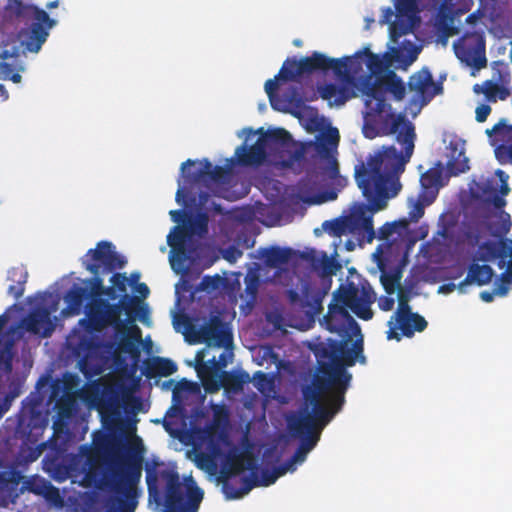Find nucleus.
Returning <instances> with one entry per match:
<instances>
[{
    "mask_svg": "<svg viewBox=\"0 0 512 512\" xmlns=\"http://www.w3.org/2000/svg\"><path fill=\"white\" fill-rule=\"evenodd\" d=\"M374 300V294L365 288L360 292L358 287L349 283L340 285L332 294V300L328 305V311L324 315L322 325L331 333L339 336V340L328 338L319 344L351 352L359 357V362L364 364L366 358L363 355V341L357 339L353 343L352 338L361 334V329L356 320L350 315L349 310L362 320H370L373 311L370 304Z\"/></svg>",
    "mask_w": 512,
    "mask_h": 512,
    "instance_id": "nucleus-1",
    "label": "nucleus"
},
{
    "mask_svg": "<svg viewBox=\"0 0 512 512\" xmlns=\"http://www.w3.org/2000/svg\"><path fill=\"white\" fill-rule=\"evenodd\" d=\"M149 502L162 506V512H198L204 492L192 477L180 481L178 472L168 467H147Z\"/></svg>",
    "mask_w": 512,
    "mask_h": 512,
    "instance_id": "nucleus-2",
    "label": "nucleus"
},
{
    "mask_svg": "<svg viewBox=\"0 0 512 512\" xmlns=\"http://www.w3.org/2000/svg\"><path fill=\"white\" fill-rule=\"evenodd\" d=\"M311 350L317 359L321 376L317 377L312 385L303 388L306 408L322 403L324 395H329L332 391H338L343 387L347 390L352 375L346 368L354 366L356 361L359 362V357L351 352H343L319 343L315 344Z\"/></svg>",
    "mask_w": 512,
    "mask_h": 512,
    "instance_id": "nucleus-3",
    "label": "nucleus"
},
{
    "mask_svg": "<svg viewBox=\"0 0 512 512\" xmlns=\"http://www.w3.org/2000/svg\"><path fill=\"white\" fill-rule=\"evenodd\" d=\"M110 492L104 512H135L141 496L142 460L132 455H113L108 461Z\"/></svg>",
    "mask_w": 512,
    "mask_h": 512,
    "instance_id": "nucleus-4",
    "label": "nucleus"
},
{
    "mask_svg": "<svg viewBox=\"0 0 512 512\" xmlns=\"http://www.w3.org/2000/svg\"><path fill=\"white\" fill-rule=\"evenodd\" d=\"M141 299L125 294L117 303L108 299H89L85 305V317L79 320V325L89 334L101 333L109 327L120 330L125 326L121 319L124 311L129 320H134L139 310H142Z\"/></svg>",
    "mask_w": 512,
    "mask_h": 512,
    "instance_id": "nucleus-5",
    "label": "nucleus"
},
{
    "mask_svg": "<svg viewBox=\"0 0 512 512\" xmlns=\"http://www.w3.org/2000/svg\"><path fill=\"white\" fill-rule=\"evenodd\" d=\"M330 70L345 84H353L355 77L362 72V64L355 58H330L314 51L299 60L295 57L287 58L280 69V76L298 81L304 75L327 73Z\"/></svg>",
    "mask_w": 512,
    "mask_h": 512,
    "instance_id": "nucleus-6",
    "label": "nucleus"
},
{
    "mask_svg": "<svg viewBox=\"0 0 512 512\" xmlns=\"http://www.w3.org/2000/svg\"><path fill=\"white\" fill-rule=\"evenodd\" d=\"M4 16L17 21L31 20L22 45L26 51L32 53L40 51L49 36L50 30L57 24V21L50 18L44 9L22 0H7Z\"/></svg>",
    "mask_w": 512,
    "mask_h": 512,
    "instance_id": "nucleus-7",
    "label": "nucleus"
},
{
    "mask_svg": "<svg viewBox=\"0 0 512 512\" xmlns=\"http://www.w3.org/2000/svg\"><path fill=\"white\" fill-rule=\"evenodd\" d=\"M390 134H397L396 140L404 146V151L399 152L394 146L382 150L383 172L386 176H394L402 173L414 151L416 137L414 125L403 114L392 117L389 129Z\"/></svg>",
    "mask_w": 512,
    "mask_h": 512,
    "instance_id": "nucleus-8",
    "label": "nucleus"
},
{
    "mask_svg": "<svg viewBox=\"0 0 512 512\" xmlns=\"http://www.w3.org/2000/svg\"><path fill=\"white\" fill-rule=\"evenodd\" d=\"M346 387L332 391L327 398L328 406L323 402L311 406V410L305 408V411L297 416L288 418L289 431L304 433L307 431L322 429L333 419V417L342 409L345 403Z\"/></svg>",
    "mask_w": 512,
    "mask_h": 512,
    "instance_id": "nucleus-9",
    "label": "nucleus"
},
{
    "mask_svg": "<svg viewBox=\"0 0 512 512\" xmlns=\"http://www.w3.org/2000/svg\"><path fill=\"white\" fill-rule=\"evenodd\" d=\"M292 144L291 134L284 128H275L261 133L256 143L237 147L235 157L241 166H259L267 157V149L285 151Z\"/></svg>",
    "mask_w": 512,
    "mask_h": 512,
    "instance_id": "nucleus-10",
    "label": "nucleus"
},
{
    "mask_svg": "<svg viewBox=\"0 0 512 512\" xmlns=\"http://www.w3.org/2000/svg\"><path fill=\"white\" fill-rule=\"evenodd\" d=\"M81 262L92 275L112 273L122 269L127 263L125 257L115 250V246L104 240L98 242L95 248L89 249Z\"/></svg>",
    "mask_w": 512,
    "mask_h": 512,
    "instance_id": "nucleus-11",
    "label": "nucleus"
},
{
    "mask_svg": "<svg viewBox=\"0 0 512 512\" xmlns=\"http://www.w3.org/2000/svg\"><path fill=\"white\" fill-rule=\"evenodd\" d=\"M232 334L225 327L219 316H212L208 323L199 329L192 328L186 335V341L190 344L205 343L208 346L229 347L232 344Z\"/></svg>",
    "mask_w": 512,
    "mask_h": 512,
    "instance_id": "nucleus-12",
    "label": "nucleus"
},
{
    "mask_svg": "<svg viewBox=\"0 0 512 512\" xmlns=\"http://www.w3.org/2000/svg\"><path fill=\"white\" fill-rule=\"evenodd\" d=\"M407 87L410 92L414 93L410 100V106L419 105V109L443 91L442 84L434 81L431 72L426 67L409 77Z\"/></svg>",
    "mask_w": 512,
    "mask_h": 512,
    "instance_id": "nucleus-13",
    "label": "nucleus"
},
{
    "mask_svg": "<svg viewBox=\"0 0 512 512\" xmlns=\"http://www.w3.org/2000/svg\"><path fill=\"white\" fill-rule=\"evenodd\" d=\"M355 179L363 195L366 197L373 194L374 188H380L384 180L381 152L368 159L367 167L362 165L359 170H356Z\"/></svg>",
    "mask_w": 512,
    "mask_h": 512,
    "instance_id": "nucleus-14",
    "label": "nucleus"
},
{
    "mask_svg": "<svg viewBox=\"0 0 512 512\" xmlns=\"http://www.w3.org/2000/svg\"><path fill=\"white\" fill-rule=\"evenodd\" d=\"M478 258L484 262H495L500 269L512 265V240L502 238L483 242L478 248Z\"/></svg>",
    "mask_w": 512,
    "mask_h": 512,
    "instance_id": "nucleus-15",
    "label": "nucleus"
},
{
    "mask_svg": "<svg viewBox=\"0 0 512 512\" xmlns=\"http://www.w3.org/2000/svg\"><path fill=\"white\" fill-rule=\"evenodd\" d=\"M348 232L357 234L371 243L375 238L373 227V211L364 203L355 204L351 213L346 216Z\"/></svg>",
    "mask_w": 512,
    "mask_h": 512,
    "instance_id": "nucleus-16",
    "label": "nucleus"
},
{
    "mask_svg": "<svg viewBox=\"0 0 512 512\" xmlns=\"http://www.w3.org/2000/svg\"><path fill=\"white\" fill-rule=\"evenodd\" d=\"M192 235L186 224L176 225L167 236V244L171 248V266L175 271L183 270L188 259L187 243Z\"/></svg>",
    "mask_w": 512,
    "mask_h": 512,
    "instance_id": "nucleus-17",
    "label": "nucleus"
},
{
    "mask_svg": "<svg viewBox=\"0 0 512 512\" xmlns=\"http://www.w3.org/2000/svg\"><path fill=\"white\" fill-rule=\"evenodd\" d=\"M22 327L29 333L42 338L50 337L55 330L51 312L47 307L37 306L22 320Z\"/></svg>",
    "mask_w": 512,
    "mask_h": 512,
    "instance_id": "nucleus-18",
    "label": "nucleus"
},
{
    "mask_svg": "<svg viewBox=\"0 0 512 512\" xmlns=\"http://www.w3.org/2000/svg\"><path fill=\"white\" fill-rule=\"evenodd\" d=\"M340 141L339 131L335 127H330L327 131L320 133L315 142H308L313 147L321 159L332 162V169L338 172L337 161L334 153Z\"/></svg>",
    "mask_w": 512,
    "mask_h": 512,
    "instance_id": "nucleus-19",
    "label": "nucleus"
},
{
    "mask_svg": "<svg viewBox=\"0 0 512 512\" xmlns=\"http://www.w3.org/2000/svg\"><path fill=\"white\" fill-rule=\"evenodd\" d=\"M405 320L402 318H398L396 320H390L388 322L389 330L387 331V339H397L400 340L399 335L396 332V329L401 331V334L406 337H412L415 332H422L427 328V321L425 318L418 313H410L405 315Z\"/></svg>",
    "mask_w": 512,
    "mask_h": 512,
    "instance_id": "nucleus-20",
    "label": "nucleus"
},
{
    "mask_svg": "<svg viewBox=\"0 0 512 512\" xmlns=\"http://www.w3.org/2000/svg\"><path fill=\"white\" fill-rule=\"evenodd\" d=\"M454 49L457 58L467 66L473 67L476 70H481L487 66L485 41L481 36L478 37L477 43L474 46H469L466 43L455 44Z\"/></svg>",
    "mask_w": 512,
    "mask_h": 512,
    "instance_id": "nucleus-21",
    "label": "nucleus"
},
{
    "mask_svg": "<svg viewBox=\"0 0 512 512\" xmlns=\"http://www.w3.org/2000/svg\"><path fill=\"white\" fill-rule=\"evenodd\" d=\"M212 421L205 428L199 430L200 437L208 441L209 445L214 448L217 447L216 435L218 429L225 428L229 423V411L223 404H213Z\"/></svg>",
    "mask_w": 512,
    "mask_h": 512,
    "instance_id": "nucleus-22",
    "label": "nucleus"
},
{
    "mask_svg": "<svg viewBox=\"0 0 512 512\" xmlns=\"http://www.w3.org/2000/svg\"><path fill=\"white\" fill-rule=\"evenodd\" d=\"M317 98L316 92L305 96L301 87L292 85L280 97V104L288 109L287 112L299 116L300 112L306 109L305 103L315 101Z\"/></svg>",
    "mask_w": 512,
    "mask_h": 512,
    "instance_id": "nucleus-23",
    "label": "nucleus"
},
{
    "mask_svg": "<svg viewBox=\"0 0 512 512\" xmlns=\"http://www.w3.org/2000/svg\"><path fill=\"white\" fill-rule=\"evenodd\" d=\"M494 277V270L487 264L471 263L468 267L467 275L462 280L458 288L463 291L467 285L475 284L477 286H484L491 282Z\"/></svg>",
    "mask_w": 512,
    "mask_h": 512,
    "instance_id": "nucleus-24",
    "label": "nucleus"
},
{
    "mask_svg": "<svg viewBox=\"0 0 512 512\" xmlns=\"http://www.w3.org/2000/svg\"><path fill=\"white\" fill-rule=\"evenodd\" d=\"M176 371L177 365L168 358L153 357L144 362L143 374L149 379L167 377Z\"/></svg>",
    "mask_w": 512,
    "mask_h": 512,
    "instance_id": "nucleus-25",
    "label": "nucleus"
},
{
    "mask_svg": "<svg viewBox=\"0 0 512 512\" xmlns=\"http://www.w3.org/2000/svg\"><path fill=\"white\" fill-rule=\"evenodd\" d=\"M303 299L301 307L307 309L306 312L312 316L319 315L323 311V299L327 294L325 289L312 288L304 285L302 288Z\"/></svg>",
    "mask_w": 512,
    "mask_h": 512,
    "instance_id": "nucleus-26",
    "label": "nucleus"
},
{
    "mask_svg": "<svg viewBox=\"0 0 512 512\" xmlns=\"http://www.w3.org/2000/svg\"><path fill=\"white\" fill-rule=\"evenodd\" d=\"M99 347V343L93 337H80L75 352L80 357L79 365L83 372L91 367V361L97 357Z\"/></svg>",
    "mask_w": 512,
    "mask_h": 512,
    "instance_id": "nucleus-27",
    "label": "nucleus"
},
{
    "mask_svg": "<svg viewBox=\"0 0 512 512\" xmlns=\"http://www.w3.org/2000/svg\"><path fill=\"white\" fill-rule=\"evenodd\" d=\"M448 153V161L446 164L447 171L451 176H458L461 173H465L470 169L469 159L465 155L463 147L459 148L457 143L451 142Z\"/></svg>",
    "mask_w": 512,
    "mask_h": 512,
    "instance_id": "nucleus-28",
    "label": "nucleus"
},
{
    "mask_svg": "<svg viewBox=\"0 0 512 512\" xmlns=\"http://www.w3.org/2000/svg\"><path fill=\"white\" fill-rule=\"evenodd\" d=\"M256 465L253 462V459L251 456L243 454V453H236V454H230L225 462L223 475L224 476H235L239 475L246 469H255Z\"/></svg>",
    "mask_w": 512,
    "mask_h": 512,
    "instance_id": "nucleus-29",
    "label": "nucleus"
},
{
    "mask_svg": "<svg viewBox=\"0 0 512 512\" xmlns=\"http://www.w3.org/2000/svg\"><path fill=\"white\" fill-rule=\"evenodd\" d=\"M452 1L443 0L436 14V26L446 36H452L457 33V28L452 26Z\"/></svg>",
    "mask_w": 512,
    "mask_h": 512,
    "instance_id": "nucleus-30",
    "label": "nucleus"
},
{
    "mask_svg": "<svg viewBox=\"0 0 512 512\" xmlns=\"http://www.w3.org/2000/svg\"><path fill=\"white\" fill-rule=\"evenodd\" d=\"M17 52L10 53L8 50H3L0 53V79L11 80L13 83L21 82V75L19 70L15 67L17 60Z\"/></svg>",
    "mask_w": 512,
    "mask_h": 512,
    "instance_id": "nucleus-31",
    "label": "nucleus"
},
{
    "mask_svg": "<svg viewBox=\"0 0 512 512\" xmlns=\"http://www.w3.org/2000/svg\"><path fill=\"white\" fill-rule=\"evenodd\" d=\"M440 181L441 172L435 168H431L421 175L420 183L422 189L420 193L428 196L426 198V202L432 203L435 200L438 194Z\"/></svg>",
    "mask_w": 512,
    "mask_h": 512,
    "instance_id": "nucleus-32",
    "label": "nucleus"
},
{
    "mask_svg": "<svg viewBox=\"0 0 512 512\" xmlns=\"http://www.w3.org/2000/svg\"><path fill=\"white\" fill-rule=\"evenodd\" d=\"M475 93H483L488 102L495 103L498 99L506 100L510 96V89L500 85L493 80H486L482 87L476 84L473 88Z\"/></svg>",
    "mask_w": 512,
    "mask_h": 512,
    "instance_id": "nucleus-33",
    "label": "nucleus"
},
{
    "mask_svg": "<svg viewBox=\"0 0 512 512\" xmlns=\"http://www.w3.org/2000/svg\"><path fill=\"white\" fill-rule=\"evenodd\" d=\"M380 82L385 91H388L395 101H401L406 95V86L403 80L392 70H388L383 76H380Z\"/></svg>",
    "mask_w": 512,
    "mask_h": 512,
    "instance_id": "nucleus-34",
    "label": "nucleus"
},
{
    "mask_svg": "<svg viewBox=\"0 0 512 512\" xmlns=\"http://www.w3.org/2000/svg\"><path fill=\"white\" fill-rule=\"evenodd\" d=\"M250 381V376L245 371L223 372L220 377V385L228 392L238 393L243 390L246 383Z\"/></svg>",
    "mask_w": 512,
    "mask_h": 512,
    "instance_id": "nucleus-35",
    "label": "nucleus"
},
{
    "mask_svg": "<svg viewBox=\"0 0 512 512\" xmlns=\"http://www.w3.org/2000/svg\"><path fill=\"white\" fill-rule=\"evenodd\" d=\"M293 250L291 248H281L277 246L263 249L261 255L267 266L276 268L289 262Z\"/></svg>",
    "mask_w": 512,
    "mask_h": 512,
    "instance_id": "nucleus-36",
    "label": "nucleus"
},
{
    "mask_svg": "<svg viewBox=\"0 0 512 512\" xmlns=\"http://www.w3.org/2000/svg\"><path fill=\"white\" fill-rule=\"evenodd\" d=\"M195 164V161L188 159L181 165V172L183 177L186 178V180L190 183H206L207 178L210 175L211 171H213V165L208 159H204L201 161L202 168L198 169L197 171L190 173L189 171L186 172V166H192Z\"/></svg>",
    "mask_w": 512,
    "mask_h": 512,
    "instance_id": "nucleus-37",
    "label": "nucleus"
},
{
    "mask_svg": "<svg viewBox=\"0 0 512 512\" xmlns=\"http://www.w3.org/2000/svg\"><path fill=\"white\" fill-rule=\"evenodd\" d=\"M363 57H366V66L371 74L377 75L384 71L386 64L382 56L371 52L369 47L363 48V50L356 52L353 56H347L346 58H355L363 65Z\"/></svg>",
    "mask_w": 512,
    "mask_h": 512,
    "instance_id": "nucleus-38",
    "label": "nucleus"
},
{
    "mask_svg": "<svg viewBox=\"0 0 512 512\" xmlns=\"http://www.w3.org/2000/svg\"><path fill=\"white\" fill-rule=\"evenodd\" d=\"M222 481V491L225 494L227 499H238L247 494L253 487H255V483L252 481L250 477L242 478V485L239 488H236L232 482L228 479L229 476H224Z\"/></svg>",
    "mask_w": 512,
    "mask_h": 512,
    "instance_id": "nucleus-39",
    "label": "nucleus"
},
{
    "mask_svg": "<svg viewBox=\"0 0 512 512\" xmlns=\"http://www.w3.org/2000/svg\"><path fill=\"white\" fill-rule=\"evenodd\" d=\"M279 81H296L295 78H285L280 76V71L273 79H268L265 82V92L268 95L271 107L277 111H288L286 107L280 104V97L276 94L279 87Z\"/></svg>",
    "mask_w": 512,
    "mask_h": 512,
    "instance_id": "nucleus-40",
    "label": "nucleus"
},
{
    "mask_svg": "<svg viewBox=\"0 0 512 512\" xmlns=\"http://www.w3.org/2000/svg\"><path fill=\"white\" fill-rule=\"evenodd\" d=\"M30 491L41 495L44 499L55 507H62L64 505L63 497L57 487L49 482H44L40 487H29Z\"/></svg>",
    "mask_w": 512,
    "mask_h": 512,
    "instance_id": "nucleus-41",
    "label": "nucleus"
},
{
    "mask_svg": "<svg viewBox=\"0 0 512 512\" xmlns=\"http://www.w3.org/2000/svg\"><path fill=\"white\" fill-rule=\"evenodd\" d=\"M86 299L89 300L88 290L78 285H73L65 296L68 307L76 314L80 312Z\"/></svg>",
    "mask_w": 512,
    "mask_h": 512,
    "instance_id": "nucleus-42",
    "label": "nucleus"
},
{
    "mask_svg": "<svg viewBox=\"0 0 512 512\" xmlns=\"http://www.w3.org/2000/svg\"><path fill=\"white\" fill-rule=\"evenodd\" d=\"M87 464L88 468L84 475V481L88 485L101 488L104 483V478L100 475L98 459H96L92 453L87 455Z\"/></svg>",
    "mask_w": 512,
    "mask_h": 512,
    "instance_id": "nucleus-43",
    "label": "nucleus"
},
{
    "mask_svg": "<svg viewBox=\"0 0 512 512\" xmlns=\"http://www.w3.org/2000/svg\"><path fill=\"white\" fill-rule=\"evenodd\" d=\"M209 218L207 213L198 212L195 216H189L186 226L192 236L197 235L203 237L208 233Z\"/></svg>",
    "mask_w": 512,
    "mask_h": 512,
    "instance_id": "nucleus-44",
    "label": "nucleus"
},
{
    "mask_svg": "<svg viewBox=\"0 0 512 512\" xmlns=\"http://www.w3.org/2000/svg\"><path fill=\"white\" fill-rule=\"evenodd\" d=\"M287 473V467H284L282 464L274 467L273 469L264 468L261 470V479H257V477L251 478L255 483V486H270L275 483V481L285 475Z\"/></svg>",
    "mask_w": 512,
    "mask_h": 512,
    "instance_id": "nucleus-45",
    "label": "nucleus"
},
{
    "mask_svg": "<svg viewBox=\"0 0 512 512\" xmlns=\"http://www.w3.org/2000/svg\"><path fill=\"white\" fill-rule=\"evenodd\" d=\"M486 134L489 137L495 135L498 140L507 143L512 152V125H507L505 119H501L491 129H487Z\"/></svg>",
    "mask_w": 512,
    "mask_h": 512,
    "instance_id": "nucleus-46",
    "label": "nucleus"
},
{
    "mask_svg": "<svg viewBox=\"0 0 512 512\" xmlns=\"http://www.w3.org/2000/svg\"><path fill=\"white\" fill-rule=\"evenodd\" d=\"M27 278L28 274L26 271L22 269H13L11 272V279L15 281L16 284L10 285L8 287V293L15 299L22 297L25 291V283L27 282Z\"/></svg>",
    "mask_w": 512,
    "mask_h": 512,
    "instance_id": "nucleus-47",
    "label": "nucleus"
},
{
    "mask_svg": "<svg viewBox=\"0 0 512 512\" xmlns=\"http://www.w3.org/2000/svg\"><path fill=\"white\" fill-rule=\"evenodd\" d=\"M101 421L108 429L115 428L120 423V412L116 406L107 403L99 409Z\"/></svg>",
    "mask_w": 512,
    "mask_h": 512,
    "instance_id": "nucleus-48",
    "label": "nucleus"
},
{
    "mask_svg": "<svg viewBox=\"0 0 512 512\" xmlns=\"http://www.w3.org/2000/svg\"><path fill=\"white\" fill-rule=\"evenodd\" d=\"M245 294L247 297V304L253 306L257 299L258 289L260 285L259 276L256 273H249L244 278Z\"/></svg>",
    "mask_w": 512,
    "mask_h": 512,
    "instance_id": "nucleus-49",
    "label": "nucleus"
},
{
    "mask_svg": "<svg viewBox=\"0 0 512 512\" xmlns=\"http://www.w3.org/2000/svg\"><path fill=\"white\" fill-rule=\"evenodd\" d=\"M504 268L505 270L499 275L498 279L494 283L497 296L500 297L508 295L510 285L512 284V265H508Z\"/></svg>",
    "mask_w": 512,
    "mask_h": 512,
    "instance_id": "nucleus-50",
    "label": "nucleus"
},
{
    "mask_svg": "<svg viewBox=\"0 0 512 512\" xmlns=\"http://www.w3.org/2000/svg\"><path fill=\"white\" fill-rule=\"evenodd\" d=\"M427 197V195L419 193L416 200H410V210L408 212L409 221L418 222L419 219L423 217L425 206L431 204L426 202Z\"/></svg>",
    "mask_w": 512,
    "mask_h": 512,
    "instance_id": "nucleus-51",
    "label": "nucleus"
},
{
    "mask_svg": "<svg viewBox=\"0 0 512 512\" xmlns=\"http://www.w3.org/2000/svg\"><path fill=\"white\" fill-rule=\"evenodd\" d=\"M491 67L493 70V81L507 87L511 80L507 64L503 61H494L492 62Z\"/></svg>",
    "mask_w": 512,
    "mask_h": 512,
    "instance_id": "nucleus-52",
    "label": "nucleus"
},
{
    "mask_svg": "<svg viewBox=\"0 0 512 512\" xmlns=\"http://www.w3.org/2000/svg\"><path fill=\"white\" fill-rule=\"evenodd\" d=\"M230 179L231 170L229 167L214 166L213 171H211L205 184L208 185L209 183H214L217 185H228L230 183Z\"/></svg>",
    "mask_w": 512,
    "mask_h": 512,
    "instance_id": "nucleus-53",
    "label": "nucleus"
},
{
    "mask_svg": "<svg viewBox=\"0 0 512 512\" xmlns=\"http://www.w3.org/2000/svg\"><path fill=\"white\" fill-rule=\"evenodd\" d=\"M323 229L332 236L340 237L348 232V222L346 217L336 218L334 220L325 221L322 224Z\"/></svg>",
    "mask_w": 512,
    "mask_h": 512,
    "instance_id": "nucleus-54",
    "label": "nucleus"
},
{
    "mask_svg": "<svg viewBox=\"0 0 512 512\" xmlns=\"http://www.w3.org/2000/svg\"><path fill=\"white\" fill-rule=\"evenodd\" d=\"M187 385L188 383L185 380H181L177 382V384L175 385L172 393L173 405L167 410L165 415L166 417L172 418L178 416L179 414H182V412L184 411V408L181 405L179 390L186 387Z\"/></svg>",
    "mask_w": 512,
    "mask_h": 512,
    "instance_id": "nucleus-55",
    "label": "nucleus"
},
{
    "mask_svg": "<svg viewBox=\"0 0 512 512\" xmlns=\"http://www.w3.org/2000/svg\"><path fill=\"white\" fill-rule=\"evenodd\" d=\"M418 0H396L395 9L397 11V17L412 18L418 12L417 8Z\"/></svg>",
    "mask_w": 512,
    "mask_h": 512,
    "instance_id": "nucleus-56",
    "label": "nucleus"
},
{
    "mask_svg": "<svg viewBox=\"0 0 512 512\" xmlns=\"http://www.w3.org/2000/svg\"><path fill=\"white\" fill-rule=\"evenodd\" d=\"M19 480L11 472H0V493L11 495L17 488Z\"/></svg>",
    "mask_w": 512,
    "mask_h": 512,
    "instance_id": "nucleus-57",
    "label": "nucleus"
},
{
    "mask_svg": "<svg viewBox=\"0 0 512 512\" xmlns=\"http://www.w3.org/2000/svg\"><path fill=\"white\" fill-rule=\"evenodd\" d=\"M105 274L92 275L89 280L90 290L88 291L89 299H103L104 280Z\"/></svg>",
    "mask_w": 512,
    "mask_h": 512,
    "instance_id": "nucleus-58",
    "label": "nucleus"
},
{
    "mask_svg": "<svg viewBox=\"0 0 512 512\" xmlns=\"http://www.w3.org/2000/svg\"><path fill=\"white\" fill-rule=\"evenodd\" d=\"M311 146L307 143H300L298 146L294 148L293 151H290V156L287 160H282L280 163L283 167H290L294 162H300L304 160L305 155L307 153L308 148Z\"/></svg>",
    "mask_w": 512,
    "mask_h": 512,
    "instance_id": "nucleus-59",
    "label": "nucleus"
},
{
    "mask_svg": "<svg viewBox=\"0 0 512 512\" xmlns=\"http://www.w3.org/2000/svg\"><path fill=\"white\" fill-rule=\"evenodd\" d=\"M293 436L299 437L300 441L303 442L310 451L316 446L320 439L321 431L318 429L307 431L304 433H298L296 431H290Z\"/></svg>",
    "mask_w": 512,
    "mask_h": 512,
    "instance_id": "nucleus-60",
    "label": "nucleus"
},
{
    "mask_svg": "<svg viewBox=\"0 0 512 512\" xmlns=\"http://www.w3.org/2000/svg\"><path fill=\"white\" fill-rule=\"evenodd\" d=\"M402 224V229H407L408 227V221L406 219H401L394 222H387L379 229V238L382 240H387L389 237H391L394 233L397 232V224Z\"/></svg>",
    "mask_w": 512,
    "mask_h": 512,
    "instance_id": "nucleus-61",
    "label": "nucleus"
},
{
    "mask_svg": "<svg viewBox=\"0 0 512 512\" xmlns=\"http://www.w3.org/2000/svg\"><path fill=\"white\" fill-rule=\"evenodd\" d=\"M365 95L367 97L366 100H375L385 97V89L383 84L380 82V77H378L373 83L366 86Z\"/></svg>",
    "mask_w": 512,
    "mask_h": 512,
    "instance_id": "nucleus-62",
    "label": "nucleus"
},
{
    "mask_svg": "<svg viewBox=\"0 0 512 512\" xmlns=\"http://www.w3.org/2000/svg\"><path fill=\"white\" fill-rule=\"evenodd\" d=\"M336 268L337 265L335 262L328 257L327 253L323 252L321 258H319L317 269L315 270L321 272L323 275H332L335 273Z\"/></svg>",
    "mask_w": 512,
    "mask_h": 512,
    "instance_id": "nucleus-63",
    "label": "nucleus"
},
{
    "mask_svg": "<svg viewBox=\"0 0 512 512\" xmlns=\"http://www.w3.org/2000/svg\"><path fill=\"white\" fill-rule=\"evenodd\" d=\"M365 106L368 110V114L380 115L385 112L388 105L386 103V97H383L375 100H366Z\"/></svg>",
    "mask_w": 512,
    "mask_h": 512,
    "instance_id": "nucleus-64",
    "label": "nucleus"
}]
</instances>
